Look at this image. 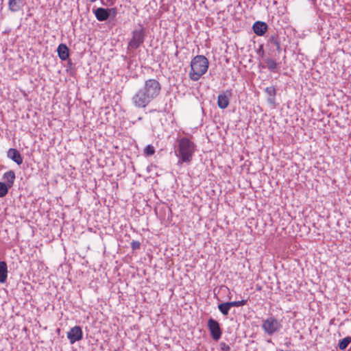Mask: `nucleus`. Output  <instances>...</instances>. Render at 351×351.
I'll return each instance as SVG.
<instances>
[{
    "label": "nucleus",
    "instance_id": "25",
    "mask_svg": "<svg viewBox=\"0 0 351 351\" xmlns=\"http://www.w3.org/2000/svg\"><path fill=\"white\" fill-rule=\"evenodd\" d=\"M220 347L222 351H229L230 350V346L226 344V343H221Z\"/></svg>",
    "mask_w": 351,
    "mask_h": 351
},
{
    "label": "nucleus",
    "instance_id": "20",
    "mask_svg": "<svg viewBox=\"0 0 351 351\" xmlns=\"http://www.w3.org/2000/svg\"><path fill=\"white\" fill-rule=\"evenodd\" d=\"M269 42L270 43L273 44L274 46H276L277 51L278 52H280V51H281L280 44V42H279L277 36H271L269 40Z\"/></svg>",
    "mask_w": 351,
    "mask_h": 351
},
{
    "label": "nucleus",
    "instance_id": "27",
    "mask_svg": "<svg viewBox=\"0 0 351 351\" xmlns=\"http://www.w3.org/2000/svg\"><path fill=\"white\" fill-rule=\"evenodd\" d=\"M88 1H90V2H95V1H96L97 0H88Z\"/></svg>",
    "mask_w": 351,
    "mask_h": 351
},
{
    "label": "nucleus",
    "instance_id": "12",
    "mask_svg": "<svg viewBox=\"0 0 351 351\" xmlns=\"http://www.w3.org/2000/svg\"><path fill=\"white\" fill-rule=\"evenodd\" d=\"M252 29L258 36H263L267 30V25L265 22L256 21L254 23Z\"/></svg>",
    "mask_w": 351,
    "mask_h": 351
},
{
    "label": "nucleus",
    "instance_id": "17",
    "mask_svg": "<svg viewBox=\"0 0 351 351\" xmlns=\"http://www.w3.org/2000/svg\"><path fill=\"white\" fill-rule=\"evenodd\" d=\"M230 308L231 306L229 302L221 303L218 306L219 310L224 315H228Z\"/></svg>",
    "mask_w": 351,
    "mask_h": 351
},
{
    "label": "nucleus",
    "instance_id": "7",
    "mask_svg": "<svg viewBox=\"0 0 351 351\" xmlns=\"http://www.w3.org/2000/svg\"><path fill=\"white\" fill-rule=\"evenodd\" d=\"M83 337L82 330L80 326H75L67 332V338L71 344L81 340Z\"/></svg>",
    "mask_w": 351,
    "mask_h": 351
},
{
    "label": "nucleus",
    "instance_id": "19",
    "mask_svg": "<svg viewBox=\"0 0 351 351\" xmlns=\"http://www.w3.org/2000/svg\"><path fill=\"white\" fill-rule=\"evenodd\" d=\"M265 64L267 67L270 71H274L277 67V63L276 61L271 58H267L265 60Z\"/></svg>",
    "mask_w": 351,
    "mask_h": 351
},
{
    "label": "nucleus",
    "instance_id": "4",
    "mask_svg": "<svg viewBox=\"0 0 351 351\" xmlns=\"http://www.w3.org/2000/svg\"><path fill=\"white\" fill-rule=\"evenodd\" d=\"M282 326L280 323L274 317H269L263 321V328L266 333L271 335L278 332Z\"/></svg>",
    "mask_w": 351,
    "mask_h": 351
},
{
    "label": "nucleus",
    "instance_id": "18",
    "mask_svg": "<svg viewBox=\"0 0 351 351\" xmlns=\"http://www.w3.org/2000/svg\"><path fill=\"white\" fill-rule=\"evenodd\" d=\"M351 342V337H346L341 339L339 343V348L341 350H345L350 343Z\"/></svg>",
    "mask_w": 351,
    "mask_h": 351
},
{
    "label": "nucleus",
    "instance_id": "15",
    "mask_svg": "<svg viewBox=\"0 0 351 351\" xmlns=\"http://www.w3.org/2000/svg\"><path fill=\"white\" fill-rule=\"evenodd\" d=\"M3 179L6 182V185L10 188L13 186L15 180V173L13 171H9L3 174Z\"/></svg>",
    "mask_w": 351,
    "mask_h": 351
},
{
    "label": "nucleus",
    "instance_id": "26",
    "mask_svg": "<svg viewBox=\"0 0 351 351\" xmlns=\"http://www.w3.org/2000/svg\"><path fill=\"white\" fill-rule=\"evenodd\" d=\"M258 53L261 56H264L263 46L262 45L259 47V49H258Z\"/></svg>",
    "mask_w": 351,
    "mask_h": 351
},
{
    "label": "nucleus",
    "instance_id": "21",
    "mask_svg": "<svg viewBox=\"0 0 351 351\" xmlns=\"http://www.w3.org/2000/svg\"><path fill=\"white\" fill-rule=\"evenodd\" d=\"M8 188L10 187L5 183L0 182V197H3L8 194Z\"/></svg>",
    "mask_w": 351,
    "mask_h": 351
},
{
    "label": "nucleus",
    "instance_id": "1",
    "mask_svg": "<svg viewBox=\"0 0 351 351\" xmlns=\"http://www.w3.org/2000/svg\"><path fill=\"white\" fill-rule=\"evenodd\" d=\"M160 90L161 85L157 80H147L144 86L133 95L132 104L136 108H144L160 95Z\"/></svg>",
    "mask_w": 351,
    "mask_h": 351
},
{
    "label": "nucleus",
    "instance_id": "23",
    "mask_svg": "<svg viewBox=\"0 0 351 351\" xmlns=\"http://www.w3.org/2000/svg\"><path fill=\"white\" fill-rule=\"evenodd\" d=\"M144 153L147 156H152V155H153L155 153V149H154V147L152 145H148L145 148Z\"/></svg>",
    "mask_w": 351,
    "mask_h": 351
},
{
    "label": "nucleus",
    "instance_id": "16",
    "mask_svg": "<svg viewBox=\"0 0 351 351\" xmlns=\"http://www.w3.org/2000/svg\"><path fill=\"white\" fill-rule=\"evenodd\" d=\"M265 93L269 96L268 98V101L270 104H274L275 103V96L276 94V90L274 86H269L265 88Z\"/></svg>",
    "mask_w": 351,
    "mask_h": 351
},
{
    "label": "nucleus",
    "instance_id": "10",
    "mask_svg": "<svg viewBox=\"0 0 351 351\" xmlns=\"http://www.w3.org/2000/svg\"><path fill=\"white\" fill-rule=\"evenodd\" d=\"M25 0H8V8L12 12H16L23 9Z\"/></svg>",
    "mask_w": 351,
    "mask_h": 351
},
{
    "label": "nucleus",
    "instance_id": "2",
    "mask_svg": "<svg viewBox=\"0 0 351 351\" xmlns=\"http://www.w3.org/2000/svg\"><path fill=\"white\" fill-rule=\"evenodd\" d=\"M195 151V145L189 138L183 137L178 141L177 156L179 157L178 163H190Z\"/></svg>",
    "mask_w": 351,
    "mask_h": 351
},
{
    "label": "nucleus",
    "instance_id": "3",
    "mask_svg": "<svg viewBox=\"0 0 351 351\" xmlns=\"http://www.w3.org/2000/svg\"><path fill=\"white\" fill-rule=\"evenodd\" d=\"M208 59L201 55L196 56L191 62V70L189 71V77L193 81H197L206 73L208 69Z\"/></svg>",
    "mask_w": 351,
    "mask_h": 351
},
{
    "label": "nucleus",
    "instance_id": "22",
    "mask_svg": "<svg viewBox=\"0 0 351 351\" xmlns=\"http://www.w3.org/2000/svg\"><path fill=\"white\" fill-rule=\"evenodd\" d=\"M247 300H242L240 301L229 302V303H230L231 307H233V306L239 307V306L245 305L247 304Z\"/></svg>",
    "mask_w": 351,
    "mask_h": 351
},
{
    "label": "nucleus",
    "instance_id": "5",
    "mask_svg": "<svg viewBox=\"0 0 351 351\" xmlns=\"http://www.w3.org/2000/svg\"><path fill=\"white\" fill-rule=\"evenodd\" d=\"M145 37V32L143 27L135 29L133 32V36L129 43L130 47L132 49L138 48L141 44L143 43Z\"/></svg>",
    "mask_w": 351,
    "mask_h": 351
},
{
    "label": "nucleus",
    "instance_id": "9",
    "mask_svg": "<svg viewBox=\"0 0 351 351\" xmlns=\"http://www.w3.org/2000/svg\"><path fill=\"white\" fill-rule=\"evenodd\" d=\"M232 96L231 90H226L221 93L217 97V105L219 108H226L230 103V99Z\"/></svg>",
    "mask_w": 351,
    "mask_h": 351
},
{
    "label": "nucleus",
    "instance_id": "11",
    "mask_svg": "<svg viewBox=\"0 0 351 351\" xmlns=\"http://www.w3.org/2000/svg\"><path fill=\"white\" fill-rule=\"evenodd\" d=\"M7 156L15 162L18 165H20L23 163V157L19 152L16 149H9L7 152Z\"/></svg>",
    "mask_w": 351,
    "mask_h": 351
},
{
    "label": "nucleus",
    "instance_id": "14",
    "mask_svg": "<svg viewBox=\"0 0 351 351\" xmlns=\"http://www.w3.org/2000/svg\"><path fill=\"white\" fill-rule=\"evenodd\" d=\"M8 276V267L5 261H0V283L6 281Z\"/></svg>",
    "mask_w": 351,
    "mask_h": 351
},
{
    "label": "nucleus",
    "instance_id": "24",
    "mask_svg": "<svg viewBox=\"0 0 351 351\" xmlns=\"http://www.w3.org/2000/svg\"><path fill=\"white\" fill-rule=\"evenodd\" d=\"M141 243L137 241H132L131 243V247L132 250H138L140 248Z\"/></svg>",
    "mask_w": 351,
    "mask_h": 351
},
{
    "label": "nucleus",
    "instance_id": "6",
    "mask_svg": "<svg viewBox=\"0 0 351 351\" xmlns=\"http://www.w3.org/2000/svg\"><path fill=\"white\" fill-rule=\"evenodd\" d=\"M208 327L212 338L215 341L219 340L221 336V330L219 323L214 319L210 318L208 321Z\"/></svg>",
    "mask_w": 351,
    "mask_h": 351
},
{
    "label": "nucleus",
    "instance_id": "8",
    "mask_svg": "<svg viewBox=\"0 0 351 351\" xmlns=\"http://www.w3.org/2000/svg\"><path fill=\"white\" fill-rule=\"evenodd\" d=\"M111 13L115 15L117 14L116 8L105 9L99 8L95 10V16L99 21H104L108 19Z\"/></svg>",
    "mask_w": 351,
    "mask_h": 351
},
{
    "label": "nucleus",
    "instance_id": "13",
    "mask_svg": "<svg viewBox=\"0 0 351 351\" xmlns=\"http://www.w3.org/2000/svg\"><path fill=\"white\" fill-rule=\"evenodd\" d=\"M57 52L60 59L62 60H66L69 56V48L65 44L59 45Z\"/></svg>",
    "mask_w": 351,
    "mask_h": 351
}]
</instances>
